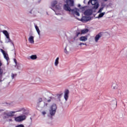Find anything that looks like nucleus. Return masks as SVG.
<instances>
[{
	"label": "nucleus",
	"instance_id": "1",
	"mask_svg": "<svg viewBox=\"0 0 127 127\" xmlns=\"http://www.w3.org/2000/svg\"><path fill=\"white\" fill-rule=\"evenodd\" d=\"M66 4H65L64 6V10H66V11H71L74 16H75V15L76 16H80V13H79V9L75 8L72 9L69 7L74 6L73 0H66Z\"/></svg>",
	"mask_w": 127,
	"mask_h": 127
},
{
	"label": "nucleus",
	"instance_id": "2",
	"mask_svg": "<svg viewBox=\"0 0 127 127\" xmlns=\"http://www.w3.org/2000/svg\"><path fill=\"white\" fill-rule=\"evenodd\" d=\"M92 11L90 10H86L84 12V14L86 16H83L82 18L80 19V21H82V22H84V23H86V22H88V21H90V20H92V17L90 16V15H92Z\"/></svg>",
	"mask_w": 127,
	"mask_h": 127
},
{
	"label": "nucleus",
	"instance_id": "3",
	"mask_svg": "<svg viewBox=\"0 0 127 127\" xmlns=\"http://www.w3.org/2000/svg\"><path fill=\"white\" fill-rule=\"evenodd\" d=\"M90 3H91L92 5H94L92 7V9H98V8H99L100 4H99L98 0H89L88 2V5Z\"/></svg>",
	"mask_w": 127,
	"mask_h": 127
},
{
	"label": "nucleus",
	"instance_id": "4",
	"mask_svg": "<svg viewBox=\"0 0 127 127\" xmlns=\"http://www.w3.org/2000/svg\"><path fill=\"white\" fill-rule=\"evenodd\" d=\"M57 109V106H56V104H53L51 107V110H50V115H51V116H54V115H55V113H56Z\"/></svg>",
	"mask_w": 127,
	"mask_h": 127
},
{
	"label": "nucleus",
	"instance_id": "5",
	"mask_svg": "<svg viewBox=\"0 0 127 127\" xmlns=\"http://www.w3.org/2000/svg\"><path fill=\"white\" fill-rule=\"evenodd\" d=\"M25 119H26V116H25V115H23V116L15 117V121L18 122H22V121H24Z\"/></svg>",
	"mask_w": 127,
	"mask_h": 127
},
{
	"label": "nucleus",
	"instance_id": "6",
	"mask_svg": "<svg viewBox=\"0 0 127 127\" xmlns=\"http://www.w3.org/2000/svg\"><path fill=\"white\" fill-rule=\"evenodd\" d=\"M0 51L2 53L4 59H5L6 61H8V60H9V58L8 57V55L7 54V53H5V51H4V50L2 49H1Z\"/></svg>",
	"mask_w": 127,
	"mask_h": 127
},
{
	"label": "nucleus",
	"instance_id": "7",
	"mask_svg": "<svg viewBox=\"0 0 127 127\" xmlns=\"http://www.w3.org/2000/svg\"><path fill=\"white\" fill-rule=\"evenodd\" d=\"M104 33L103 32H100L99 33H98L97 35H96V36L95 37V42H98V41H99V40L100 39V38H101V37H102V36H103V34Z\"/></svg>",
	"mask_w": 127,
	"mask_h": 127
},
{
	"label": "nucleus",
	"instance_id": "8",
	"mask_svg": "<svg viewBox=\"0 0 127 127\" xmlns=\"http://www.w3.org/2000/svg\"><path fill=\"white\" fill-rule=\"evenodd\" d=\"M2 33L6 37L7 39H8V42H11V40H10V38H9V34H8V32H7V31L4 30L3 31Z\"/></svg>",
	"mask_w": 127,
	"mask_h": 127
},
{
	"label": "nucleus",
	"instance_id": "9",
	"mask_svg": "<svg viewBox=\"0 0 127 127\" xmlns=\"http://www.w3.org/2000/svg\"><path fill=\"white\" fill-rule=\"evenodd\" d=\"M111 105L114 109H116L118 106V101L116 100H113L111 102Z\"/></svg>",
	"mask_w": 127,
	"mask_h": 127
},
{
	"label": "nucleus",
	"instance_id": "10",
	"mask_svg": "<svg viewBox=\"0 0 127 127\" xmlns=\"http://www.w3.org/2000/svg\"><path fill=\"white\" fill-rule=\"evenodd\" d=\"M69 90L66 89L64 91V98L65 100V101H67L68 98H69Z\"/></svg>",
	"mask_w": 127,
	"mask_h": 127
},
{
	"label": "nucleus",
	"instance_id": "11",
	"mask_svg": "<svg viewBox=\"0 0 127 127\" xmlns=\"http://www.w3.org/2000/svg\"><path fill=\"white\" fill-rule=\"evenodd\" d=\"M15 113L16 112L14 111H11L10 112L5 114V115L7 117H13V116H14V114H15Z\"/></svg>",
	"mask_w": 127,
	"mask_h": 127
},
{
	"label": "nucleus",
	"instance_id": "12",
	"mask_svg": "<svg viewBox=\"0 0 127 127\" xmlns=\"http://www.w3.org/2000/svg\"><path fill=\"white\" fill-rule=\"evenodd\" d=\"M28 41L30 43H31V44H33V43H34V37H33V36H31L29 38Z\"/></svg>",
	"mask_w": 127,
	"mask_h": 127
},
{
	"label": "nucleus",
	"instance_id": "13",
	"mask_svg": "<svg viewBox=\"0 0 127 127\" xmlns=\"http://www.w3.org/2000/svg\"><path fill=\"white\" fill-rule=\"evenodd\" d=\"M88 40V36H81L80 37V41H87Z\"/></svg>",
	"mask_w": 127,
	"mask_h": 127
},
{
	"label": "nucleus",
	"instance_id": "14",
	"mask_svg": "<svg viewBox=\"0 0 127 127\" xmlns=\"http://www.w3.org/2000/svg\"><path fill=\"white\" fill-rule=\"evenodd\" d=\"M105 6H106V5L102 3L101 8L99 9V10L97 12L98 13H100L101 12H102V11H103V10L104 9V7H105Z\"/></svg>",
	"mask_w": 127,
	"mask_h": 127
},
{
	"label": "nucleus",
	"instance_id": "15",
	"mask_svg": "<svg viewBox=\"0 0 127 127\" xmlns=\"http://www.w3.org/2000/svg\"><path fill=\"white\" fill-rule=\"evenodd\" d=\"M105 13H106V12H101L100 13L98 17H96V18H101V17H103V16H104V15H105Z\"/></svg>",
	"mask_w": 127,
	"mask_h": 127
},
{
	"label": "nucleus",
	"instance_id": "16",
	"mask_svg": "<svg viewBox=\"0 0 127 127\" xmlns=\"http://www.w3.org/2000/svg\"><path fill=\"white\" fill-rule=\"evenodd\" d=\"M112 88L113 89V90H116V89H118V84H117V83H113Z\"/></svg>",
	"mask_w": 127,
	"mask_h": 127
},
{
	"label": "nucleus",
	"instance_id": "17",
	"mask_svg": "<svg viewBox=\"0 0 127 127\" xmlns=\"http://www.w3.org/2000/svg\"><path fill=\"white\" fill-rule=\"evenodd\" d=\"M35 27L37 32L38 33V34L39 35H40V30H39V28H38V26H37V25H36L35 26Z\"/></svg>",
	"mask_w": 127,
	"mask_h": 127
},
{
	"label": "nucleus",
	"instance_id": "18",
	"mask_svg": "<svg viewBox=\"0 0 127 127\" xmlns=\"http://www.w3.org/2000/svg\"><path fill=\"white\" fill-rule=\"evenodd\" d=\"M89 31L88 29H84L81 30V34H85V33H87Z\"/></svg>",
	"mask_w": 127,
	"mask_h": 127
},
{
	"label": "nucleus",
	"instance_id": "19",
	"mask_svg": "<svg viewBox=\"0 0 127 127\" xmlns=\"http://www.w3.org/2000/svg\"><path fill=\"white\" fill-rule=\"evenodd\" d=\"M58 64H59V58H57L55 62V66H58Z\"/></svg>",
	"mask_w": 127,
	"mask_h": 127
},
{
	"label": "nucleus",
	"instance_id": "20",
	"mask_svg": "<svg viewBox=\"0 0 127 127\" xmlns=\"http://www.w3.org/2000/svg\"><path fill=\"white\" fill-rule=\"evenodd\" d=\"M2 65L1 63H0V67ZM2 74H3V70L0 67V76H2Z\"/></svg>",
	"mask_w": 127,
	"mask_h": 127
},
{
	"label": "nucleus",
	"instance_id": "21",
	"mask_svg": "<svg viewBox=\"0 0 127 127\" xmlns=\"http://www.w3.org/2000/svg\"><path fill=\"white\" fill-rule=\"evenodd\" d=\"M30 58L32 60H35V59H37V56L36 55H32L30 56Z\"/></svg>",
	"mask_w": 127,
	"mask_h": 127
},
{
	"label": "nucleus",
	"instance_id": "22",
	"mask_svg": "<svg viewBox=\"0 0 127 127\" xmlns=\"http://www.w3.org/2000/svg\"><path fill=\"white\" fill-rule=\"evenodd\" d=\"M57 0H54L52 2V6H55V5H56V4H57Z\"/></svg>",
	"mask_w": 127,
	"mask_h": 127
},
{
	"label": "nucleus",
	"instance_id": "23",
	"mask_svg": "<svg viewBox=\"0 0 127 127\" xmlns=\"http://www.w3.org/2000/svg\"><path fill=\"white\" fill-rule=\"evenodd\" d=\"M41 102H42V98H39L37 100L38 105H39V104H40V103H41Z\"/></svg>",
	"mask_w": 127,
	"mask_h": 127
},
{
	"label": "nucleus",
	"instance_id": "24",
	"mask_svg": "<svg viewBox=\"0 0 127 127\" xmlns=\"http://www.w3.org/2000/svg\"><path fill=\"white\" fill-rule=\"evenodd\" d=\"M79 35H80V31L77 30L76 32V35H75V37H74V39H75V38H76V37H78V36H79Z\"/></svg>",
	"mask_w": 127,
	"mask_h": 127
},
{
	"label": "nucleus",
	"instance_id": "25",
	"mask_svg": "<svg viewBox=\"0 0 127 127\" xmlns=\"http://www.w3.org/2000/svg\"><path fill=\"white\" fill-rule=\"evenodd\" d=\"M62 95H63V93H61V94H57V96L58 97V98L59 99H60V98H61V96H62Z\"/></svg>",
	"mask_w": 127,
	"mask_h": 127
},
{
	"label": "nucleus",
	"instance_id": "26",
	"mask_svg": "<svg viewBox=\"0 0 127 127\" xmlns=\"http://www.w3.org/2000/svg\"><path fill=\"white\" fill-rule=\"evenodd\" d=\"M15 127H24V125L22 124L18 125Z\"/></svg>",
	"mask_w": 127,
	"mask_h": 127
},
{
	"label": "nucleus",
	"instance_id": "27",
	"mask_svg": "<svg viewBox=\"0 0 127 127\" xmlns=\"http://www.w3.org/2000/svg\"><path fill=\"white\" fill-rule=\"evenodd\" d=\"M64 52L65 53V54H68L69 52L67 51V48L65 47L64 50Z\"/></svg>",
	"mask_w": 127,
	"mask_h": 127
},
{
	"label": "nucleus",
	"instance_id": "28",
	"mask_svg": "<svg viewBox=\"0 0 127 127\" xmlns=\"http://www.w3.org/2000/svg\"><path fill=\"white\" fill-rule=\"evenodd\" d=\"M15 76H16V74H14L13 73H12L11 74L12 79H14Z\"/></svg>",
	"mask_w": 127,
	"mask_h": 127
},
{
	"label": "nucleus",
	"instance_id": "29",
	"mask_svg": "<svg viewBox=\"0 0 127 127\" xmlns=\"http://www.w3.org/2000/svg\"><path fill=\"white\" fill-rule=\"evenodd\" d=\"M42 114L43 115V116H45V115H46V111H43L42 112Z\"/></svg>",
	"mask_w": 127,
	"mask_h": 127
},
{
	"label": "nucleus",
	"instance_id": "30",
	"mask_svg": "<svg viewBox=\"0 0 127 127\" xmlns=\"http://www.w3.org/2000/svg\"><path fill=\"white\" fill-rule=\"evenodd\" d=\"M86 6H84V7H81V5H80V9H85Z\"/></svg>",
	"mask_w": 127,
	"mask_h": 127
},
{
	"label": "nucleus",
	"instance_id": "31",
	"mask_svg": "<svg viewBox=\"0 0 127 127\" xmlns=\"http://www.w3.org/2000/svg\"><path fill=\"white\" fill-rule=\"evenodd\" d=\"M80 45L81 46V45H85L86 46H87V44H84L83 43H80Z\"/></svg>",
	"mask_w": 127,
	"mask_h": 127
},
{
	"label": "nucleus",
	"instance_id": "32",
	"mask_svg": "<svg viewBox=\"0 0 127 127\" xmlns=\"http://www.w3.org/2000/svg\"><path fill=\"white\" fill-rule=\"evenodd\" d=\"M48 104L46 103H44V107H47Z\"/></svg>",
	"mask_w": 127,
	"mask_h": 127
},
{
	"label": "nucleus",
	"instance_id": "33",
	"mask_svg": "<svg viewBox=\"0 0 127 127\" xmlns=\"http://www.w3.org/2000/svg\"><path fill=\"white\" fill-rule=\"evenodd\" d=\"M14 62L15 63V64H16V63H17V62L16 61V59H14Z\"/></svg>",
	"mask_w": 127,
	"mask_h": 127
},
{
	"label": "nucleus",
	"instance_id": "34",
	"mask_svg": "<svg viewBox=\"0 0 127 127\" xmlns=\"http://www.w3.org/2000/svg\"><path fill=\"white\" fill-rule=\"evenodd\" d=\"M47 102H48V103H49L50 102H51V100L49 99L47 100Z\"/></svg>",
	"mask_w": 127,
	"mask_h": 127
},
{
	"label": "nucleus",
	"instance_id": "35",
	"mask_svg": "<svg viewBox=\"0 0 127 127\" xmlns=\"http://www.w3.org/2000/svg\"><path fill=\"white\" fill-rule=\"evenodd\" d=\"M7 117H6V116H4V119H6Z\"/></svg>",
	"mask_w": 127,
	"mask_h": 127
},
{
	"label": "nucleus",
	"instance_id": "36",
	"mask_svg": "<svg viewBox=\"0 0 127 127\" xmlns=\"http://www.w3.org/2000/svg\"><path fill=\"white\" fill-rule=\"evenodd\" d=\"M83 2H84V3H86V0H84Z\"/></svg>",
	"mask_w": 127,
	"mask_h": 127
},
{
	"label": "nucleus",
	"instance_id": "37",
	"mask_svg": "<svg viewBox=\"0 0 127 127\" xmlns=\"http://www.w3.org/2000/svg\"><path fill=\"white\" fill-rule=\"evenodd\" d=\"M78 7H80V4H78Z\"/></svg>",
	"mask_w": 127,
	"mask_h": 127
},
{
	"label": "nucleus",
	"instance_id": "38",
	"mask_svg": "<svg viewBox=\"0 0 127 127\" xmlns=\"http://www.w3.org/2000/svg\"><path fill=\"white\" fill-rule=\"evenodd\" d=\"M76 19H78V20H80V19L76 18Z\"/></svg>",
	"mask_w": 127,
	"mask_h": 127
},
{
	"label": "nucleus",
	"instance_id": "39",
	"mask_svg": "<svg viewBox=\"0 0 127 127\" xmlns=\"http://www.w3.org/2000/svg\"><path fill=\"white\" fill-rule=\"evenodd\" d=\"M104 1H107L108 0H103Z\"/></svg>",
	"mask_w": 127,
	"mask_h": 127
},
{
	"label": "nucleus",
	"instance_id": "40",
	"mask_svg": "<svg viewBox=\"0 0 127 127\" xmlns=\"http://www.w3.org/2000/svg\"><path fill=\"white\" fill-rule=\"evenodd\" d=\"M10 121H11V120H10Z\"/></svg>",
	"mask_w": 127,
	"mask_h": 127
}]
</instances>
